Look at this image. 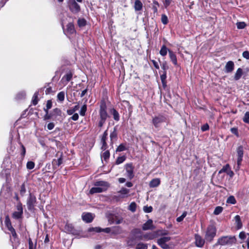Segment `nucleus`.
<instances>
[{"instance_id": "obj_1", "label": "nucleus", "mask_w": 249, "mask_h": 249, "mask_svg": "<svg viewBox=\"0 0 249 249\" xmlns=\"http://www.w3.org/2000/svg\"><path fill=\"white\" fill-rule=\"evenodd\" d=\"M141 231L139 229H134L131 232L130 236L128 238L127 244L128 246L133 247L137 243V240H142V236H137V234H140Z\"/></svg>"}, {"instance_id": "obj_2", "label": "nucleus", "mask_w": 249, "mask_h": 249, "mask_svg": "<svg viewBox=\"0 0 249 249\" xmlns=\"http://www.w3.org/2000/svg\"><path fill=\"white\" fill-rule=\"evenodd\" d=\"M236 238L233 236H225L219 238L215 246L221 245H231L235 243Z\"/></svg>"}, {"instance_id": "obj_3", "label": "nucleus", "mask_w": 249, "mask_h": 249, "mask_svg": "<svg viewBox=\"0 0 249 249\" xmlns=\"http://www.w3.org/2000/svg\"><path fill=\"white\" fill-rule=\"evenodd\" d=\"M171 239V237L170 236H163L158 239L157 243L162 249H169L173 245L169 243Z\"/></svg>"}, {"instance_id": "obj_4", "label": "nucleus", "mask_w": 249, "mask_h": 249, "mask_svg": "<svg viewBox=\"0 0 249 249\" xmlns=\"http://www.w3.org/2000/svg\"><path fill=\"white\" fill-rule=\"evenodd\" d=\"M237 153V165L234 167L236 170L240 169L244 155L243 147L242 145L238 146L236 149Z\"/></svg>"}, {"instance_id": "obj_5", "label": "nucleus", "mask_w": 249, "mask_h": 249, "mask_svg": "<svg viewBox=\"0 0 249 249\" xmlns=\"http://www.w3.org/2000/svg\"><path fill=\"white\" fill-rule=\"evenodd\" d=\"M216 230L213 226H210L208 227L205 235V239L207 241L211 242L216 235Z\"/></svg>"}, {"instance_id": "obj_6", "label": "nucleus", "mask_w": 249, "mask_h": 249, "mask_svg": "<svg viewBox=\"0 0 249 249\" xmlns=\"http://www.w3.org/2000/svg\"><path fill=\"white\" fill-rule=\"evenodd\" d=\"M100 119L107 120L108 117V114L107 112V105L104 101H101L100 105L99 110Z\"/></svg>"}, {"instance_id": "obj_7", "label": "nucleus", "mask_w": 249, "mask_h": 249, "mask_svg": "<svg viewBox=\"0 0 249 249\" xmlns=\"http://www.w3.org/2000/svg\"><path fill=\"white\" fill-rule=\"evenodd\" d=\"M166 121V118L162 115H158L153 118L152 123L155 127H159L160 124Z\"/></svg>"}, {"instance_id": "obj_8", "label": "nucleus", "mask_w": 249, "mask_h": 249, "mask_svg": "<svg viewBox=\"0 0 249 249\" xmlns=\"http://www.w3.org/2000/svg\"><path fill=\"white\" fill-rule=\"evenodd\" d=\"M17 211L13 213L12 217L14 219H18L21 218L23 214V208L21 203L17 204Z\"/></svg>"}, {"instance_id": "obj_9", "label": "nucleus", "mask_w": 249, "mask_h": 249, "mask_svg": "<svg viewBox=\"0 0 249 249\" xmlns=\"http://www.w3.org/2000/svg\"><path fill=\"white\" fill-rule=\"evenodd\" d=\"M125 170L126 172L127 177L131 179L134 176V167L132 163H127L125 165Z\"/></svg>"}, {"instance_id": "obj_10", "label": "nucleus", "mask_w": 249, "mask_h": 249, "mask_svg": "<svg viewBox=\"0 0 249 249\" xmlns=\"http://www.w3.org/2000/svg\"><path fill=\"white\" fill-rule=\"evenodd\" d=\"M36 203V198L35 196L31 195H30L27 200V206L29 210L33 209Z\"/></svg>"}, {"instance_id": "obj_11", "label": "nucleus", "mask_w": 249, "mask_h": 249, "mask_svg": "<svg viewBox=\"0 0 249 249\" xmlns=\"http://www.w3.org/2000/svg\"><path fill=\"white\" fill-rule=\"evenodd\" d=\"M234 68V64L233 61H228L224 68V71L226 73H231Z\"/></svg>"}, {"instance_id": "obj_12", "label": "nucleus", "mask_w": 249, "mask_h": 249, "mask_svg": "<svg viewBox=\"0 0 249 249\" xmlns=\"http://www.w3.org/2000/svg\"><path fill=\"white\" fill-rule=\"evenodd\" d=\"M204 240L199 235H195V244L198 247H202L204 244Z\"/></svg>"}, {"instance_id": "obj_13", "label": "nucleus", "mask_w": 249, "mask_h": 249, "mask_svg": "<svg viewBox=\"0 0 249 249\" xmlns=\"http://www.w3.org/2000/svg\"><path fill=\"white\" fill-rule=\"evenodd\" d=\"M69 7L71 11L74 13L78 12L80 10V6L74 0L70 3Z\"/></svg>"}, {"instance_id": "obj_14", "label": "nucleus", "mask_w": 249, "mask_h": 249, "mask_svg": "<svg viewBox=\"0 0 249 249\" xmlns=\"http://www.w3.org/2000/svg\"><path fill=\"white\" fill-rule=\"evenodd\" d=\"M94 185L102 188L105 191L107 189L109 186L108 183L104 181H97L95 183Z\"/></svg>"}, {"instance_id": "obj_15", "label": "nucleus", "mask_w": 249, "mask_h": 249, "mask_svg": "<svg viewBox=\"0 0 249 249\" xmlns=\"http://www.w3.org/2000/svg\"><path fill=\"white\" fill-rule=\"evenodd\" d=\"M82 219L83 221H85L87 223L91 222L93 219V217L92 214L91 213H83L82 215Z\"/></svg>"}, {"instance_id": "obj_16", "label": "nucleus", "mask_w": 249, "mask_h": 249, "mask_svg": "<svg viewBox=\"0 0 249 249\" xmlns=\"http://www.w3.org/2000/svg\"><path fill=\"white\" fill-rule=\"evenodd\" d=\"M155 227L153 225V221L149 219L142 226V229L144 231L154 229Z\"/></svg>"}, {"instance_id": "obj_17", "label": "nucleus", "mask_w": 249, "mask_h": 249, "mask_svg": "<svg viewBox=\"0 0 249 249\" xmlns=\"http://www.w3.org/2000/svg\"><path fill=\"white\" fill-rule=\"evenodd\" d=\"M72 77V74L71 72H68L66 73L62 78L61 81L65 84L67 83L71 80Z\"/></svg>"}, {"instance_id": "obj_18", "label": "nucleus", "mask_w": 249, "mask_h": 249, "mask_svg": "<svg viewBox=\"0 0 249 249\" xmlns=\"http://www.w3.org/2000/svg\"><path fill=\"white\" fill-rule=\"evenodd\" d=\"M160 179L159 178H156L150 181L149 185L150 188L157 187L160 184Z\"/></svg>"}, {"instance_id": "obj_19", "label": "nucleus", "mask_w": 249, "mask_h": 249, "mask_svg": "<svg viewBox=\"0 0 249 249\" xmlns=\"http://www.w3.org/2000/svg\"><path fill=\"white\" fill-rule=\"evenodd\" d=\"M66 32L69 34H73L75 32L74 26L73 23L70 22L67 24Z\"/></svg>"}, {"instance_id": "obj_20", "label": "nucleus", "mask_w": 249, "mask_h": 249, "mask_svg": "<svg viewBox=\"0 0 249 249\" xmlns=\"http://www.w3.org/2000/svg\"><path fill=\"white\" fill-rule=\"evenodd\" d=\"M104 191H105L102 188H100L99 187H98L97 186H95V187H92L90 189V190H89V194H94L95 193H102Z\"/></svg>"}, {"instance_id": "obj_21", "label": "nucleus", "mask_w": 249, "mask_h": 249, "mask_svg": "<svg viewBox=\"0 0 249 249\" xmlns=\"http://www.w3.org/2000/svg\"><path fill=\"white\" fill-rule=\"evenodd\" d=\"M62 154L61 153L60 155V157L58 158V160H53L52 163L53 165V166L54 168H57V167H58L62 163Z\"/></svg>"}, {"instance_id": "obj_22", "label": "nucleus", "mask_w": 249, "mask_h": 249, "mask_svg": "<svg viewBox=\"0 0 249 249\" xmlns=\"http://www.w3.org/2000/svg\"><path fill=\"white\" fill-rule=\"evenodd\" d=\"M134 7L135 11H140L142 8V3L140 0H136L135 1Z\"/></svg>"}, {"instance_id": "obj_23", "label": "nucleus", "mask_w": 249, "mask_h": 249, "mask_svg": "<svg viewBox=\"0 0 249 249\" xmlns=\"http://www.w3.org/2000/svg\"><path fill=\"white\" fill-rule=\"evenodd\" d=\"M156 237V232H151L146 233L142 236V238H144L146 240H152Z\"/></svg>"}, {"instance_id": "obj_24", "label": "nucleus", "mask_w": 249, "mask_h": 249, "mask_svg": "<svg viewBox=\"0 0 249 249\" xmlns=\"http://www.w3.org/2000/svg\"><path fill=\"white\" fill-rule=\"evenodd\" d=\"M168 52H169V57L170 58L171 60L172 61V62L173 63V64L174 65H177L178 64V62H177V59L176 54L173 52H172L171 51L169 50Z\"/></svg>"}, {"instance_id": "obj_25", "label": "nucleus", "mask_w": 249, "mask_h": 249, "mask_svg": "<svg viewBox=\"0 0 249 249\" xmlns=\"http://www.w3.org/2000/svg\"><path fill=\"white\" fill-rule=\"evenodd\" d=\"M243 74V70L241 68H238L234 75V79L235 80H238L242 76Z\"/></svg>"}, {"instance_id": "obj_26", "label": "nucleus", "mask_w": 249, "mask_h": 249, "mask_svg": "<svg viewBox=\"0 0 249 249\" xmlns=\"http://www.w3.org/2000/svg\"><path fill=\"white\" fill-rule=\"evenodd\" d=\"M237 229H240L242 227V222L239 215H237L234 217Z\"/></svg>"}, {"instance_id": "obj_27", "label": "nucleus", "mask_w": 249, "mask_h": 249, "mask_svg": "<svg viewBox=\"0 0 249 249\" xmlns=\"http://www.w3.org/2000/svg\"><path fill=\"white\" fill-rule=\"evenodd\" d=\"M129 192V190L128 189L125 188H123L118 193L122 195V197H125L127 196Z\"/></svg>"}, {"instance_id": "obj_28", "label": "nucleus", "mask_w": 249, "mask_h": 249, "mask_svg": "<svg viewBox=\"0 0 249 249\" xmlns=\"http://www.w3.org/2000/svg\"><path fill=\"white\" fill-rule=\"evenodd\" d=\"M159 6L158 2L156 0H154L152 3V10L154 13H156L158 12V8Z\"/></svg>"}, {"instance_id": "obj_29", "label": "nucleus", "mask_w": 249, "mask_h": 249, "mask_svg": "<svg viewBox=\"0 0 249 249\" xmlns=\"http://www.w3.org/2000/svg\"><path fill=\"white\" fill-rule=\"evenodd\" d=\"M87 102V100H85L84 102V104L82 107L80 111V114L81 116H84L85 115V113L87 110V105L86 104V102Z\"/></svg>"}, {"instance_id": "obj_30", "label": "nucleus", "mask_w": 249, "mask_h": 249, "mask_svg": "<svg viewBox=\"0 0 249 249\" xmlns=\"http://www.w3.org/2000/svg\"><path fill=\"white\" fill-rule=\"evenodd\" d=\"M110 157V153L108 150H106L101 154V158L105 160H107Z\"/></svg>"}, {"instance_id": "obj_31", "label": "nucleus", "mask_w": 249, "mask_h": 249, "mask_svg": "<svg viewBox=\"0 0 249 249\" xmlns=\"http://www.w3.org/2000/svg\"><path fill=\"white\" fill-rule=\"evenodd\" d=\"M111 111L112 113L114 119L117 121H119L120 117L118 112L114 108L112 109Z\"/></svg>"}, {"instance_id": "obj_32", "label": "nucleus", "mask_w": 249, "mask_h": 249, "mask_svg": "<svg viewBox=\"0 0 249 249\" xmlns=\"http://www.w3.org/2000/svg\"><path fill=\"white\" fill-rule=\"evenodd\" d=\"M57 100L60 102H63L65 99V92L61 91L59 92L57 95Z\"/></svg>"}, {"instance_id": "obj_33", "label": "nucleus", "mask_w": 249, "mask_h": 249, "mask_svg": "<svg viewBox=\"0 0 249 249\" xmlns=\"http://www.w3.org/2000/svg\"><path fill=\"white\" fill-rule=\"evenodd\" d=\"M122 232V228L120 226H116L113 228L112 232L115 234H120Z\"/></svg>"}, {"instance_id": "obj_34", "label": "nucleus", "mask_w": 249, "mask_h": 249, "mask_svg": "<svg viewBox=\"0 0 249 249\" xmlns=\"http://www.w3.org/2000/svg\"><path fill=\"white\" fill-rule=\"evenodd\" d=\"M38 92H36L33 97L32 102L34 105H36L38 103Z\"/></svg>"}, {"instance_id": "obj_35", "label": "nucleus", "mask_w": 249, "mask_h": 249, "mask_svg": "<svg viewBox=\"0 0 249 249\" xmlns=\"http://www.w3.org/2000/svg\"><path fill=\"white\" fill-rule=\"evenodd\" d=\"M167 53V49L165 45H163L160 50V53L162 56H165Z\"/></svg>"}, {"instance_id": "obj_36", "label": "nucleus", "mask_w": 249, "mask_h": 249, "mask_svg": "<svg viewBox=\"0 0 249 249\" xmlns=\"http://www.w3.org/2000/svg\"><path fill=\"white\" fill-rule=\"evenodd\" d=\"M136 206H137V205H136V203L134 202H132L129 205L128 209L130 211H131L132 212H134L136 211Z\"/></svg>"}, {"instance_id": "obj_37", "label": "nucleus", "mask_w": 249, "mask_h": 249, "mask_svg": "<svg viewBox=\"0 0 249 249\" xmlns=\"http://www.w3.org/2000/svg\"><path fill=\"white\" fill-rule=\"evenodd\" d=\"M236 202V201L235 200V198L233 196H229L227 200V203H231L232 204H234Z\"/></svg>"}, {"instance_id": "obj_38", "label": "nucleus", "mask_w": 249, "mask_h": 249, "mask_svg": "<svg viewBox=\"0 0 249 249\" xmlns=\"http://www.w3.org/2000/svg\"><path fill=\"white\" fill-rule=\"evenodd\" d=\"M77 23L79 27H83L86 24V20L84 18H80L78 20Z\"/></svg>"}, {"instance_id": "obj_39", "label": "nucleus", "mask_w": 249, "mask_h": 249, "mask_svg": "<svg viewBox=\"0 0 249 249\" xmlns=\"http://www.w3.org/2000/svg\"><path fill=\"white\" fill-rule=\"evenodd\" d=\"M222 211H223V208L222 207L217 206L215 208L214 211L213 212V213L215 215H218V214H220V213H221Z\"/></svg>"}, {"instance_id": "obj_40", "label": "nucleus", "mask_w": 249, "mask_h": 249, "mask_svg": "<svg viewBox=\"0 0 249 249\" xmlns=\"http://www.w3.org/2000/svg\"><path fill=\"white\" fill-rule=\"evenodd\" d=\"M147 246L146 244L143 243H139L137 245L136 249H147Z\"/></svg>"}, {"instance_id": "obj_41", "label": "nucleus", "mask_w": 249, "mask_h": 249, "mask_svg": "<svg viewBox=\"0 0 249 249\" xmlns=\"http://www.w3.org/2000/svg\"><path fill=\"white\" fill-rule=\"evenodd\" d=\"M125 160V156L119 157L116 160V163L117 164H121V163H123Z\"/></svg>"}, {"instance_id": "obj_42", "label": "nucleus", "mask_w": 249, "mask_h": 249, "mask_svg": "<svg viewBox=\"0 0 249 249\" xmlns=\"http://www.w3.org/2000/svg\"><path fill=\"white\" fill-rule=\"evenodd\" d=\"M230 168V166L229 164H226V165L224 166L219 171L218 174H221L224 172H227L228 170Z\"/></svg>"}, {"instance_id": "obj_43", "label": "nucleus", "mask_w": 249, "mask_h": 249, "mask_svg": "<svg viewBox=\"0 0 249 249\" xmlns=\"http://www.w3.org/2000/svg\"><path fill=\"white\" fill-rule=\"evenodd\" d=\"M236 25L238 29H244L246 24L244 22H239L236 23Z\"/></svg>"}, {"instance_id": "obj_44", "label": "nucleus", "mask_w": 249, "mask_h": 249, "mask_svg": "<svg viewBox=\"0 0 249 249\" xmlns=\"http://www.w3.org/2000/svg\"><path fill=\"white\" fill-rule=\"evenodd\" d=\"M166 78V71H163L162 74L160 75V79L163 85L165 84V80Z\"/></svg>"}, {"instance_id": "obj_45", "label": "nucleus", "mask_w": 249, "mask_h": 249, "mask_svg": "<svg viewBox=\"0 0 249 249\" xmlns=\"http://www.w3.org/2000/svg\"><path fill=\"white\" fill-rule=\"evenodd\" d=\"M102 229L99 227L90 228L89 229L88 231L89 232L95 231L96 232H100L101 231Z\"/></svg>"}, {"instance_id": "obj_46", "label": "nucleus", "mask_w": 249, "mask_h": 249, "mask_svg": "<svg viewBox=\"0 0 249 249\" xmlns=\"http://www.w3.org/2000/svg\"><path fill=\"white\" fill-rule=\"evenodd\" d=\"M186 215H187V212H184L181 216H179L177 218V221L178 222L182 221L183 220V219L184 218V217L186 216Z\"/></svg>"}, {"instance_id": "obj_47", "label": "nucleus", "mask_w": 249, "mask_h": 249, "mask_svg": "<svg viewBox=\"0 0 249 249\" xmlns=\"http://www.w3.org/2000/svg\"><path fill=\"white\" fill-rule=\"evenodd\" d=\"M143 210L145 213H148L152 211L153 208L152 206H145L143 207Z\"/></svg>"}, {"instance_id": "obj_48", "label": "nucleus", "mask_w": 249, "mask_h": 249, "mask_svg": "<svg viewBox=\"0 0 249 249\" xmlns=\"http://www.w3.org/2000/svg\"><path fill=\"white\" fill-rule=\"evenodd\" d=\"M26 166H27V169H30V170L32 169L35 167V163L33 161H28L27 163Z\"/></svg>"}, {"instance_id": "obj_49", "label": "nucleus", "mask_w": 249, "mask_h": 249, "mask_svg": "<svg viewBox=\"0 0 249 249\" xmlns=\"http://www.w3.org/2000/svg\"><path fill=\"white\" fill-rule=\"evenodd\" d=\"M161 22L163 24H166L168 23V20L167 17L165 15H162L161 16Z\"/></svg>"}, {"instance_id": "obj_50", "label": "nucleus", "mask_w": 249, "mask_h": 249, "mask_svg": "<svg viewBox=\"0 0 249 249\" xmlns=\"http://www.w3.org/2000/svg\"><path fill=\"white\" fill-rule=\"evenodd\" d=\"M125 150V146L123 144H121L116 149V152H121Z\"/></svg>"}, {"instance_id": "obj_51", "label": "nucleus", "mask_w": 249, "mask_h": 249, "mask_svg": "<svg viewBox=\"0 0 249 249\" xmlns=\"http://www.w3.org/2000/svg\"><path fill=\"white\" fill-rule=\"evenodd\" d=\"M29 249H36V245L34 244L31 238L29 239Z\"/></svg>"}, {"instance_id": "obj_52", "label": "nucleus", "mask_w": 249, "mask_h": 249, "mask_svg": "<svg viewBox=\"0 0 249 249\" xmlns=\"http://www.w3.org/2000/svg\"><path fill=\"white\" fill-rule=\"evenodd\" d=\"M243 121L246 123L249 124V112H247L244 117Z\"/></svg>"}, {"instance_id": "obj_53", "label": "nucleus", "mask_w": 249, "mask_h": 249, "mask_svg": "<svg viewBox=\"0 0 249 249\" xmlns=\"http://www.w3.org/2000/svg\"><path fill=\"white\" fill-rule=\"evenodd\" d=\"M108 134L107 130H106L102 136L101 142L106 141Z\"/></svg>"}, {"instance_id": "obj_54", "label": "nucleus", "mask_w": 249, "mask_h": 249, "mask_svg": "<svg viewBox=\"0 0 249 249\" xmlns=\"http://www.w3.org/2000/svg\"><path fill=\"white\" fill-rule=\"evenodd\" d=\"M231 131L232 133L235 135L236 136L238 137V129L237 128L233 127L231 129Z\"/></svg>"}, {"instance_id": "obj_55", "label": "nucleus", "mask_w": 249, "mask_h": 249, "mask_svg": "<svg viewBox=\"0 0 249 249\" xmlns=\"http://www.w3.org/2000/svg\"><path fill=\"white\" fill-rule=\"evenodd\" d=\"M101 142L102 144V145L101 147V149L104 151L106 150V149L107 148V145L106 142V141Z\"/></svg>"}, {"instance_id": "obj_56", "label": "nucleus", "mask_w": 249, "mask_h": 249, "mask_svg": "<svg viewBox=\"0 0 249 249\" xmlns=\"http://www.w3.org/2000/svg\"><path fill=\"white\" fill-rule=\"evenodd\" d=\"M209 126L208 124H205L201 126L202 131H205L209 129Z\"/></svg>"}, {"instance_id": "obj_57", "label": "nucleus", "mask_w": 249, "mask_h": 249, "mask_svg": "<svg viewBox=\"0 0 249 249\" xmlns=\"http://www.w3.org/2000/svg\"><path fill=\"white\" fill-rule=\"evenodd\" d=\"M161 68L164 71H166V70L168 69V66L166 62L162 63Z\"/></svg>"}, {"instance_id": "obj_58", "label": "nucleus", "mask_w": 249, "mask_h": 249, "mask_svg": "<svg viewBox=\"0 0 249 249\" xmlns=\"http://www.w3.org/2000/svg\"><path fill=\"white\" fill-rule=\"evenodd\" d=\"M242 55L244 58L249 59V52L248 51H244L242 53Z\"/></svg>"}, {"instance_id": "obj_59", "label": "nucleus", "mask_w": 249, "mask_h": 249, "mask_svg": "<svg viewBox=\"0 0 249 249\" xmlns=\"http://www.w3.org/2000/svg\"><path fill=\"white\" fill-rule=\"evenodd\" d=\"M6 226L9 231H11L14 229V228L12 227L10 221L7 222Z\"/></svg>"}, {"instance_id": "obj_60", "label": "nucleus", "mask_w": 249, "mask_h": 249, "mask_svg": "<svg viewBox=\"0 0 249 249\" xmlns=\"http://www.w3.org/2000/svg\"><path fill=\"white\" fill-rule=\"evenodd\" d=\"M239 237L241 239H245L246 237V235L245 232L242 231L239 233Z\"/></svg>"}, {"instance_id": "obj_61", "label": "nucleus", "mask_w": 249, "mask_h": 249, "mask_svg": "<svg viewBox=\"0 0 249 249\" xmlns=\"http://www.w3.org/2000/svg\"><path fill=\"white\" fill-rule=\"evenodd\" d=\"M54 127V124L53 123H50L47 125V128L49 130L53 129Z\"/></svg>"}, {"instance_id": "obj_62", "label": "nucleus", "mask_w": 249, "mask_h": 249, "mask_svg": "<svg viewBox=\"0 0 249 249\" xmlns=\"http://www.w3.org/2000/svg\"><path fill=\"white\" fill-rule=\"evenodd\" d=\"M79 118V115L77 113H74L71 117L73 121H77Z\"/></svg>"}, {"instance_id": "obj_63", "label": "nucleus", "mask_w": 249, "mask_h": 249, "mask_svg": "<svg viewBox=\"0 0 249 249\" xmlns=\"http://www.w3.org/2000/svg\"><path fill=\"white\" fill-rule=\"evenodd\" d=\"M26 192V189L25 187V185L24 184H22L20 188V194L23 195L24 194V193Z\"/></svg>"}, {"instance_id": "obj_64", "label": "nucleus", "mask_w": 249, "mask_h": 249, "mask_svg": "<svg viewBox=\"0 0 249 249\" xmlns=\"http://www.w3.org/2000/svg\"><path fill=\"white\" fill-rule=\"evenodd\" d=\"M116 137H117V134L115 131L112 132L110 135V140L111 141H112V140L114 138H116Z\"/></svg>"}]
</instances>
